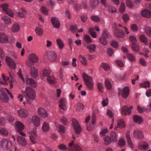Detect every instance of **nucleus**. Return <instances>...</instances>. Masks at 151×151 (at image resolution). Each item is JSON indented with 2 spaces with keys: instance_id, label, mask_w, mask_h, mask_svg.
<instances>
[{
  "instance_id": "obj_61",
  "label": "nucleus",
  "mask_w": 151,
  "mask_h": 151,
  "mask_svg": "<svg viewBox=\"0 0 151 151\" xmlns=\"http://www.w3.org/2000/svg\"><path fill=\"white\" fill-rule=\"evenodd\" d=\"M141 41L143 42L146 43L147 41V39L145 35H141L139 37Z\"/></svg>"
},
{
  "instance_id": "obj_63",
  "label": "nucleus",
  "mask_w": 151,
  "mask_h": 151,
  "mask_svg": "<svg viewBox=\"0 0 151 151\" xmlns=\"http://www.w3.org/2000/svg\"><path fill=\"white\" fill-rule=\"evenodd\" d=\"M109 101L108 98L106 99H103L102 101V104L103 106L104 107L106 106L108 104Z\"/></svg>"
},
{
  "instance_id": "obj_16",
  "label": "nucleus",
  "mask_w": 151,
  "mask_h": 151,
  "mask_svg": "<svg viewBox=\"0 0 151 151\" xmlns=\"http://www.w3.org/2000/svg\"><path fill=\"white\" fill-rule=\"evenodd\" d=\"M0 98L4 102L8 101V97L5 92L2 90H0Z\"/></svg>"
},
{
  "instance_id": "obj_48",
  "label": "nucleus",
  "mask_w": 151,
  "mask_h": 151,
  "mask_svg": "<svg viewBox=\"0 0 151 151\" xmlns=\"http://www.w3.org/2000/svg\"><path fill=\"white\" fill-rule=\"evenodd\" d=\"M145 32L146 35L149 36H151V28L146 27L145 28Z\"/></svg>"
},
{
  "instance_id": "obj_1",
  "label": "nucleus",
  "mask_w": 151,
  "mask_h": 151,
  "mask_svg": "<svg viewBox=\"0 0 151 151\" xmlns=\"http://www.w3.org/2000/svg\"><path fill=\"white\" fill-rule=\"evenodd\" d=\"M24 97L27 103L29 104H31L35 98V93L34 90L30 87L27 88Z\"/></svg>"
},
{
  "instance_id": "obj_54",
  "label": "nucleus",
  "mask_w": 151,
  "mask_h": 151,
  "mask_svg": "<svg viewBox=\"0 0 151 151\" xmlns=\"http://www.w3.org/2000/svg\"><path fill=\"white\" fill-rule=\"evenodd\" d=\"M140 86L144 88L149 87L150 86V83L148 81H145L143 83H141Z\"/></svg>"
},
{
  "instance_id": "obj_55",
  "label": "nucleus",
  "mask_w": 151,
  "mask_h": 151,
  "mask_svg": "<svg viewBox=\"0 0 151 151\" xmlns=\"http://www.w3.org/2000/svg\"><path fill=\"white\" fill-rule=\"evenodd\" d=\"M99 42L101 44L104 45H106L107 43V41H106V39L102 37H101L100 38Z\"/></svg>"
},
{
  "instance_id": "obj_6",
  "label": "nucleus",
  "mask_w": 151,
  "mask_h": 151,
  "mask_svg": "<svg viewBox=\"0 0 151 151\" xmlns=\"http://www.w3.org/2000/svg\"><path fill=\"white\" fill-rule=\"evenodd\" d=\"M38 60L37 56L34 54H32L29 56V59L26 61V65L27 66L33 65L34 63H36Z\"/></svg>"
},
{
  "instance_id": "obj_51",
  "label": "nucleus",
  "mask_w": 151,
  "mask_h": 151,
  "mask_svg": "<svg viewBox=\"0 0 151 151\" xmlns=\"http://www.w3.org/2000/svg\"><path fill=\"white\" fill-rule=\"evenodd\" d=\"M97 86L99 91L100 92L102 93L104 90L102 84L100 82H98L97 84Z\"/></svg>"
},
{
  "instance_id": "obj_53",
  "label": "nucleus",
  "mask_w": 151,
  "mask_h": 151,
  "mask_svg": "<svg viewBox=\"0 0 151 151\" xmlns=\"http://www.w3.org/2000/svg\"><path fill=\"white\" fill-rule=\"evenodd\" d=\"M91 19L95 22H99L100 21L99 18L97 16H92L91 17Z\"/></svg>"
},
{
  "instance_id": "obj_64",
  "label": "nucleus",
  "mask_w": 151,
  "mask_h": 151,
  "mask_svg": "<svg viewBox=\"0 0 151 151\" xmlns=\"http://www.w3.org/2000/svg\"><path fill=\"white\" fill-rule=\"evenodd\" d=\"M70 29L71 31L72 32H75L78 29L77 26H74L73 25H71L70 26Z\"/></svg>"
},
{
  "instance_id": "obj_22",
  "label": "nucleus",
  "mask_w": 151,
  "mask_h": 151,
  "mask_svg": "<svg viewBox=\"0 0 151 151\" xmlns=\"http://www.w3.org/2000/svg\"><path fill=\"white\" fill-rule=\"evenodd\" d=\"M114 33L115 36L118 37H124L125 35L124 33L122 30L118 29H115Z\"/></svg>"
},
{
  "instance_id": "obj_5",
  "label": "nucleus",
  "mask_w": 151,
  "mask_h": 151,
  "mask_svg": "<svg viewBox=\"0 0 151 151\" xmlns=\"http://www.w3.org/2000/svg\"><path fill=\"white\" fill-rule=\"evenodd\" d=\"M0 6L2 9L3 11L6 14L12 17L14 16L13 12L9 8V5L8 4L6 3L2 4Z\"/></svg>"
},
{
  "instance_id": "obj_39",
  "label": "nucleus",
  "mask_w": 151,
  "mask_h": 151,
  "mask_svg": "<svg viewBox=\"0 0 151 151\" xmlns=\"http://www.w3.org/2000/svg\"><path fill=\"white\" fill-rule=\"evenodd\" d=\"M105 7L107 8L108 11L109 12H111L112 13H116V9L114 7L111 6H107V5Z\"/></svg>"
},
{
  "instance_id": "obj_41",
  "label": "nucleus",
  "mask_w": 151,
  "mask_h": 151,
  "mask_svg": "<svg viewBox=\"0 0 151 151\" xmlns=\"http://www.w3.org/2000/svg\"><path fill=\"white\" fill-rule=\"evenodd\" d=\"M95 45L93 44L90 45L87 47V48L90 52H94L95 50Z\"/></svg>"
},
{
  "instance_id": "obj_44",
  "label": "nucleus",
  "mask_w": 151,
  "mask_h": 151,
  "mask_svg": "<svg viewBox=\"0 0 151 151\" xmlns=\"http://www.w3.org/2000/svg\"><path fill=\"white\" fill-rule=\"evenodd\" d=\"M101 66L106 71H108L110 69L109 65L106 63H101Z\"/></svg>"
},
{
  "instance_id": "obj_19",
  "label": "nucleus",
  "mask_w": 151,
  "mask_h": 151,
  "mask_svg": "<svg viewBox=\"0 0 151 151\" xmlns=\"http://www.w3.org/2000/svg\"><path fill=\"white\" fill-rule=\"evenodd\" d=\"M18 113L19 116L22 118H25L28 116L27 111L22 108L18 110Z\"/></svg>"
},
{
  "instance_id": "obj_14",
  "label": "nucleus",
  "mask_w": 151,
  "mask_h": 151,
  "mask_svg": "<svg viewBox=\"0 0 151 151\" xmlns=\"http://www.w3.org/2000/svg\"><path fill=\"white\" fill-rule=\"evenodd\" d=\"M132 108V106H130L129 108L126 106H123L122 108V114L125 115L129 114L131 112Z\"/></svg>"
},
{
  "instance_id": "obj_62",
  "label": "nucleus",
  "mask_w": 151,
  "mask_h": 151,
  "mask_svg": "<svg viewBox=\"0 0 151 151\" xmlns=\"http://www.w3.org/2000/svg\"><path fill=\"white\" fill-rule=\"evenodd\" d=\"M130 40L132 42V44H135L137 41V40L135 37L133 36H130L129 37Z\"/></svg>"
},
{
  "instance_id": "obj_43",
  "label": "nucleus",
  "mask_w": 151,
  "mask_h": 151,
  "mask_svg": "<svg viewBox=\"0 0 151 151\" xmlns=\"http://www.w3.org/2000/svg\"><path fill=\"white\" fill-rule=\"evenodd\" d=\"M110 138L113 142L116 141L117 138L116 134L114 132H111L110 134Z\"/></svg>"
},
{
  "instance_id": "obj_15",
  "label": "nucleus",
  "mask_w": 151,
  "mask_h": 151,
  "mask_svg": "<svg viewBox=\"0 0 151 151\" xmlns=\"http://www.w3.org/2000/svg\"><path fill=\"white\" fill-rule=\"evenodd\" d=\"M51 21L54 27L57 29L60 28V22L58 19L56 17H53L51 19Z\"/></svg>"
},
{
  "instance_id": "obj_4",
  "label": "nucleus",
  "mask_w": 151,
  "mask_h": 151,
  "mask_svg": "<svg viewBox=\"0 0 151 151\" xmlns=\"http://www.w3.org/2000/svg\"><path fill=\"white\" fill-rule=\"evenodd\" d=\"M1 147L4 150L10 149L12 145V143L10 141L6 139H4L0 142Z\"/></svg>"
},
{
  "instance_id": "obj_29",
  "label": "nucleus",
  "mask_w": 151,
  "mask_h": 151,
  "mask_svg": "<svg viewBox=\"0 0 151 151\" xmlns=\"http://www.w3.org/2000/svg\"><path fill=\"white\" fill-rule=\"evenodd\" d=\"M48 82L51 84H54L56 82V79L53 76H50L46 79Z\"/></svg>"
},
{
  "instance_id": "obj_9",
  "label": "nucleus",
  "mask_w": 151,
  "mask_h": 151,
  "mask_svg": "<svg viewBox=\"0 0 151 151\" xmlns=\"http://www.w3.org/2000/svg\"><path fill=\"white\" fill-rule=\"evenodd\" d=\"M72 121L76 133L77 134H79L81 131V129L78 122L74 119H72Z\"/></svg>"
},
{
  "instance_id": "obj_42",
  "label": "nucleus",
  "mask_w": 151,
  "mask_h": 151,
  "mask_svg": "<svg viewBox=\"0 0 151 151\" xmlns=\"http://www.w3.org/2000/svg\"><path fill=\"white\" fill-rule=\"evenodd\" d=\"M84 108L83 104L81 103H78L76 105V109L78 111H81Z\"/></svg>"
},
{
  "instance_id": "obj_17",
  "label": "nucleus",
  "mask_w": 151,
  "mask_h": 151,
  "mask_svg": "<svg viewBox=\"0 0 151 151\" xmlns=\"http://www.w3.org/2000/svg\"><path fill=\"white\" fill-rule=\"evenodd\" d=\"M67 103L66 99L63 98L60 100L59 106L63 110H65L67 109Z\"/></svg>"
},
{
  "instance_id": "obj_3",
  "label": "nucleus",
  "mask_w": 151,
  "mask_h": 151,
  "mask_svg": "<svg viewBox=\"0 0 151 151\" xmlns=\"http://www.w3.org/2000/svg\"><path fill=\"white\" fill-rule=\"evenodd\" d=\"M36 129L35 128L32 129L29 131L30 140L33 144H35L37 142V136L36 133Z\"/></svg>"
},
{
  "instance_id": "obj_49",
  "label": "nucleus",
  "mask_w": 151,
  "mask_h": 151,
  "mask_svg": "<svg viewBox=\"0 0 151 151\" xmlns=\"http://www.w3.org/2000/svg\"><path fill=\"white\" fill-rule=\"evenodd\" d=\"M118 126L120 128L122 129L125 127V125L123 120H120L118 121Z\"/></svg>"
},
{
  "instance_id": "obj_32",
  "label": "nucleus",
  "mask_w": 151,
  "mask_h": 151,
  "mask_svg": "<svg viewBox=\"0 0 151 151\" xmlns=\"http://www.w3.org/2000/svg\"><path fill=\"white\" fill-rule=\"evenodd\" d=\"M57 43L60 49H62L63 48L64 45L62 40L58 38L56 40Z\"/></svg>"
},
{
  "instance_id": "obj_40",
  "label": "nucleus",
  "mask_w": 151,
  "mask_h": 151,
  "mask_svg": "<svg viewBox=\"0 0 151 151\" xmlns=\"http://www.w3.org/2000/svg\"><path fill=\"white\" fill-rule=\"evenodd\" d=\"M35 32L37 35L41 36L43 34L42 29L39 27H37L35 29Z\"/></svg>"
},
{
  "instance_id": "obj_52",
  "label": "nucleus",
  "mask_w": 151,
  "mask_h": 151,
  "mask_svg": "<svg viewBox=\"0 0 151 151\" xmlns=\"http://www.w3.org/2000/svg\"><path fill=\"white\" fill-rule=\"evenodd\" d=\"M84 40L87 43H89L91 42V37L88 35H86L84 36Z\"/></svg>"
},
{
  "instance_id": "obj_59",
  "label": "nucleus",
  "mask_w": 151,
  "mask_h": 151,
  "mask_svg": "<svg viewBox=\"0 0 151 151\" xmlns=\"http://www.w3.org/2000/svg\"><path fill=\"white\" fill-rule=\"evenodd\" d=\"M127 57L128 59L132 62H134L135 60L134 57L131 54H127Z\"/></svg>"
},
{
  "instance_id": "obj_28",
  "label": "nucleus",
  "mask_w": 151,
  "mask_h": 151,
  "mask_svg": "<svg viewBox=\"0 0 151 151\" xmlns=\"http://www.w3.org/2000/svg\"><path fill=\"white\" fill-rule=\"evenodd\" d=\"M31 74L34 78H36L38 75L37 70L34 66H32L31 68Z\"/></svg>"
},
{
  "instance_id": "obj_25",
  "label": "nucleus",
  "mask_w": 151,
  "mask_h": 151,
  "mask_svg": "<svg viewBox=\"0 0 151 151\" xmlns=\"http://www.w3.org/2000/svg\"><path fill=\"white\" fill-rule=\"evenodd\" d=\"M8 41V38L3 33H0V42L2 43H6Z\"/></svg>"
},
{
  "instance_id": "obj_24",
  "label": "nucleus",
  "mask_w": 151,
  "mask_h": 151,
  "mask_svg": "<svg viewBox=\"0 0 151 151\" xmlns=\"http://www.w3.org/2000/svg\"><path fill=\"white\" fill-rule=\"evenodd\" d=\"M26 81L28 84L30 85L31 86L35 87L36 83L33 79L31 78H29L27 77L26 78Z\"/></svg>"
},
{
  "instance_id": "obj_57",
  "label": "nucleus",
  "mask_w": 151,
  "mask_h": 151,
  "mask_svg": "<svg viewBox=\"0 0 151 151\" xmlns=\"http://www.w3.org/2000/svg\"><path fill=\"white\" fill-rule=\"evenodd\" d=\"M0 133L5 135H7L8 134V132L6 130L1 128H0Z\"/></svg>"
},
{
  "instance_id": "obj_31",
  "label": "nucleus",
  "mask_w": 151,
  "mask_h": 151,
  "mask_svg": "<svg viewBox=\"0 0 151 151\" xmlns=\"http://www.w3.org/2000/svg\"><path fill=\"white\" fill-rule=\"evenodd\" d=\"M49 124L46 122H44L42 127V131L44 132H47L49 130Z\"/></svg>"
},
{
  "instance_id": "obj_10",
  "label": "nucleus",
  "mask_w": 151,
  "mask_h": 151,
  "mask_svg": "<svg viewBox=\"0 0 151 151\" xmlns=\"http://www.w3.org/2000/svg\"><path fill=\"white\" fill-rule=\"evenodd\" d=\"M6 61L7 65L10 68L14 69L16 68V63L14 60L9 56L6 57Z\"/></svg>"
},
{
  "instance_id": "obj_12",
  "label": "nucleus",
  "mask_w": 151,
  "mask_h": 151,
  "mask_svg": "<svg viewBox=\"0 0 151 151\" xmlns=\"http://www.w3.org/2000/svg\"><path fill=\"white\" fill-rule=\"evenodd\" d=\"M24 136H18L17 137V141L18 143L22 146L25 147L27 145V142Z\"/></svg>"
},
{
  "instance_id": "obj_20",
  "label": "nucleus",
  "mask_w": 151,
  "mask_h": 151,
  "mask_svg": "<svg viewBox=\"0 0 151 151\" xmlns=\"http://www.w3.org/2000/svg\"><path fill=\"white\" fill-rule=\"evenodd\" d=\"M37 112L38 114L42 117L45 118L48 116V114L46 111L42 108H39L38 109Z\"/></svg>"
},
{
  "instance_id": "obj_36",
  "label": "nucleus",
  "mask_w": 151,
  "mask_h": 151,
  "mask_svg": "<svg viewBox=\"0 0 151 151\" xmlns=\"http://www.w3.org/2000/svg\"><path fill=\"white\" fill-rule=\"evenodd\" d=\"M51 72L50 70L44 69L43 71V76L44 77H46L47 78L50 76V74Z\"/></svg>"
},
{
  "instance_id": "obj_13",
  "label": "nucleus",
  "mask_w": 151,
  "mask_h": 151,
  "mask_svg": "<svg viewBox=\"0 0 151 151\" xmlns=\"http://www.w3.org/2000/svg\"><path fill=\"white\" fill-rule=\"evenodd\" d=\"M133 136L135 138L142 139L143 138V134L142 132L139 129H136L133 132Z\"/></svg>"
},
{
  "instance_id": "obj_23",
  "label": "nucleus",
  "mask_w": 151,
  "mask_h": 151,
  "mask_svg": "<svg viewBox=\"0 0 151 151\" xmlns=\"http://www.w3.org/2000/svg\"><path fill=\"white\" fill-rule=\"evenodd\" d=\"M126 137L127 142L131 148H133L132 143L131 139L130 136V132L129 130L127 131L126 134Z\"/></svg>"
},
{
  "instance_id": "obj_45",
  "label": "nucleus",
  "mask_w": 151,
  "mask_h": 151,
  "mask_svg": "<svg viewBox=\"0 0 151 151\" xmlns=\"http://www.w3.org/2000/svg\"><path fill=\"white\" fill-rule=\"evenodd\" d=\"M105 84L106 88L109 90H111L112 88V85L108 79H106L105 81Z\"/></svg>"
},
{
  "instance_id": "obj_56",
  "label": "nucleus",
  "mask_w": 151,
  "mask_h": 151,
  "mask_svg": "<svg viewBox=\"0 0 151 151\" xmlns=\"http://www.w3.org/2000/svg\"><path fill=\"white\" fill-rule=\"evenodd\" d=\"M59 149L63 151H67V148L63 144H60L58 146Z\"/></svg>"
},
{
  "instance_id": "obj_35",
  "label": "nucleus",
  "mask_w": 151,
  "mask_h": 151,
  "mask_svg": "<svg viewBox=\"0 0 151 151\" xmlns=\"http://www.w3.org/2000/svg\"><path fill=\"white\" fill-rule=\"evenodd\" d=\"M133 119L134 122L136 123L140 124L142 122V120L141 117L137 115H134L133 117Z\"/></svg>"
},
{
  "instance_id": "obj_8",
  "label": "nucleus",
  "mask_w": 151,
  "mask_h": 151,
  "mask_svg": "<svg viewBox=\"0 0 151 151\" xmlns=\"http://www.w3.org/2000/svg\"><path fill=\"white\" fill-rule=\"evenodd\" d=\"M74 140L71 141L69 144V147L68 148L69 151H83L81 147L78 145L74 144Z\"/></svg>"
},
{
  "instance_id": "obj_27",
  "label": "nucleus",
  "mask_w": 151,
  "mask_h": 151,
  "mask_svg": "<svg viewBox=\"0 0 151 151\" xmlns=\"http://www.w3.org/2000/svg\"><path fill=\"white\" fill-rule=\"evenodd\" d=\"M138 147L140 149L144 150L148 148V145L147 142H142L139 143Z\"/></svg>"
},
{
  "instance_id": "obj_46",
  "label": "nucleus",
  "mask_w": 151,
  "mask_h": 151,
  "mask_svg": "<svg viewBox=\"0 0 151 151\" xmlns=\"http://www.w3.org/2000/svg\"><path fill=\"white\" fill-rule=\"evenodd\" d=\"M88 32L93 38H96V33L94 31L92 27H90L89 29Z\"/></svg>"
},
{
  "instance_id": "obj_21",
  "label": "nucleus",
  "mask_w": 151,
  "mask_h": 151,
  "mask_svg": "<svg viewBox=\"0 0 151 151\" xmlns=\"http://www.w3.org/2000/svg\"><path fill=\"white\" fill-rule=\"evenodd\" d=\"M32 122L35 126L38 127L40 125V121L39 118L36 116H34L32 117Z\"/></svg>"
},
{
  "instance_id": "obj_18",
  "label": "nucleus",
  "mask_w": 151,
  "mask_h": 151,
  "mask_svg": "<svg viewBox=\"0 0 151 151\" xmlns=\"http://www.w3.org/2000/svg\"><path fill=\"white\" fill-rule=\"evenodd\" d=\"M48 58L51 59L53 61H55L57 58V56L55 52L53 51H50L47 53Z\"/></svg>"
},
{
  "instance_id": "obj_7",
  "label": "nucleus",
  "mask_w": 151,
  "mask_h": 151,
  "mask_svg": "<svg viewBox=\"0 0 151 151\" xmlns=\"http://www.w3.org/2000/svg\"><path fill=\"white\" fill-rule=\"evenodd\" d=\"M15 127L16 130L20 135L22 136H26L25 134L22 131L24 128V126L21 122L19 121L16 122L15 124Z\"/></svg>"
},
{
  "instance_id": "obj_58",
  "label": "nucleus",
  "mask_w": 151,
  "mask_h": 151,
  "mask_svg": "<svg viewBox=\"0 0 151 151\" xmlns=\"http://www.w3.org/2000/svg\"><path fill=\"white\" fill-rule=\"evenodd\" d=\"M65 128L64 126L60 125L59 126V132L60 133H63L65 131Z\"/></svg>"
},
{
  "instance_id": "obj_33",
  "label": "nucleus",
  "mask_w": 151,
  "mask_h": 151,
  "mask_svg": "<svg viewBox=\"0 0 151 151\" xmlns=\"http://www.w3.org/2000/svg\"><path fill=\"white\" fill-rule=\"evenodd\" d=\"M99 0H90V4L92 7H95L98 6Z\"/></svg>"
},
{
  "instance_id": "obj_60",
  "label": "nucleus",
  "mask_w": 151,
  "mask_h": 151,
  "mask_svg": "<svg viewBox=\"0 0 151 151\" xmlns=\"http://www.w3.org/2000/svg\"><path fill=\"white\" fill-rule=\"evenodd\" d=\"M130 28L132 31L134 32H137L138 29L137 26L135 24H132Z\"/></svg>"
},
{
  "instance_id": "obj_37",
  "label": "nucleus",
  "mask_w": 151,
  "mask_h": 151,
  "mask_svg": "<svg viewBox=\"0 0 151 151\" xmlns=\"http://www.w3.org/2000/svg\"><path fill=\"white\" fill-rule=\"evenodd\" d=\"M104 144L106 145H108L110 144L112 142H113L110 138L107 136H106L104 138Z\"/></svg>"
},
{
  "instance_id": "obj_50",
  "label": "nucleus",
  "mask_w": 151,
  "mask_h": 151,
  "mask_svg": "<svg viewBox=\"0 0 151 151\" xmlns=\"http://www.w3.org/2000/svg\"><path fill=\"white\" fill-rule=\"evenodd\" d=\"M125 9V6L124 3L123 2L121 3L119 8V12L121 13L124 12Z\"/></svg>"
},
{
  "instance_id": "obj_38",
  "label": "nucleus",
  "mask_w": 151,
  "mask_h": 151,
  "mask_svg": "<svg viewBox=\"0 0 151 151\" xmlns=\"http://www.w3.org/2000/svg\"><path fill=\"white\" fill-rule=\"evenodd\" d=\"M2 19L6 24H10L11 22L10 19L6 16H4L2 17Z\"/></svg>"
},
{
  "instance_id": "obj_26",
  "label": "nucleus",
  "mask_w": 151,
  "mask_h": 151,
  "mask_svg": "<svg viewBox=\"0 0 151 151\" xmlns=\"http://www.w3.org/2000/svg\"><path fill=\"white\" fill-rule=\"evenodd\" d=\"M142 15L144 17L147 18L151 17V12L147 9H145L143 10L141 12Z\"/></svg>"
},
{
  "instance_id": "obj_11",
  "label": "nucleus",
  "mask_w": 151,
  "mask_h": 151,
  "mask_svg": "<svg viewBox=\"0 0 151 151\" xmlns=\"http://www.w3.org/2000/svg\"><path fill=\"white\" fill-rule=\"evenodd\" d=\"M129 93V89L128 87L126 86L124 88L122 92H121V90L119 89L118 95L121 94L122 97L124 98H126L127 97Z\"/></svg>"
},
{
  "instance_id": "obj_30",
  "label": "nucleus",
  "mask_w": 151,
  "mask_h": 151,
  "mask_svg": "<svg viewBox=\"0 0 151 151\" xmlns=\"http://www.w3.org/2000/svg\"><path fill=\"white\" fill-rule=\"evenodd\" d=\"M78 58L81 62L84 65H87V61L85 57L82 55H80L78 56Z\"/></svg>"
},
{
  "instance_id": "obj_2",
  "label": "nucleus",
  "mask_w": 151,
  "mask_h": 151,
  "mask_svg": "<svg viewBox=\"0 0 151 151\" xmlns=\"http://www.w3.org/2000/svg\"><path fill=\"white\" fill-rule=\"evenodd\" d=\"M83 77L88 88L91 90H92L93 85L92 78L85 73L83 74Z\"/></svg>"
},
{
  "instance_id": "obj_47",
  "label": "nucleus",
  "mask_w": 151,
  "mask_h": 151,
  "mask_svg": "<svg viewBox=\"0 0 151 151\" xmlns=\"http://www.w3.org/2000/svg\"><path fill=\"white\" fill-rule=\"evenodd\" d=\"M132 50L136 52H138L139 50V47L138 45L136 44H132Z\"/></svg>"
},
{
  "instance_id": "obj_34",
  "label": "nucleus",
  "mask_w": 151,
  "mask_h": 151,
  "mask_svg": "<svg viewBox=\"0 0 151 151\" xmlns=\"http://www.w3.org/2000/svg\"><path fill=\"white\" fill-rule=\"evenodd\" d=\"M12 31L14 32H18L19 29V25L17 23H15L11 29Z\"/></svg>"
}]
</instances>
